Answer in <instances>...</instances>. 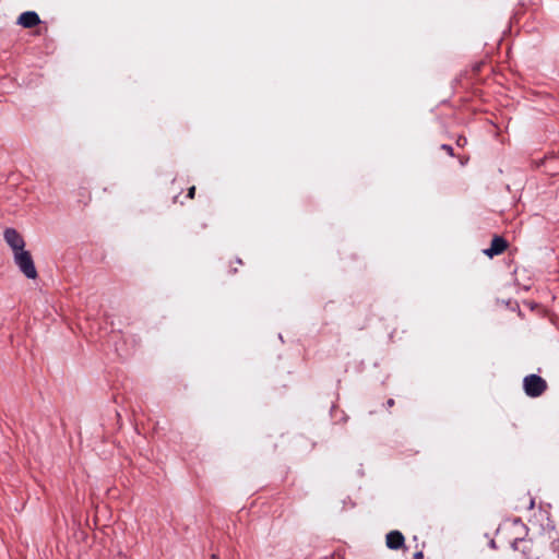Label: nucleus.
<instances>
[{
    "instance_id": "20e7f679",
    "label": "nucleus",
    "mask_w": 559,
    "mask_h": 559,
    "mask_svg": "<svg viewBox=\"0 0 559 559\" xmlns=\"http://www.w3.org/2000/svg\"><path fill=\"white\" fill-rule=\"evenodd\" d=\"M39 23L40 19L38 14L34 11L23 12L17 19V24L25 28H32L38 25Z\"/></svg>"
},
{
    "instance_id": "9d476101",
    "label": "nucleus",
    "mask_w": 559,
    "mask_h": 559,
    "mask_svg": "<svg viewBox=\"0 0 559 559\" xmlns=\"http://www.w3.org/2000/svg\"><path fill=\"white\" fill-rule=\"evenodd\" d=\"M424 558V554L423 551H417L415 555H414V559H423Z\"/></svg>"
},
{
    "instance_id": "4468645a",
    "label": "nucleus",
    "mask_w": 559,
    "mask_h": 559,
    "mask_svg": "<svg viewBox=\"0 0 559 559\" xmlns=\"http://www.w3.org/2000/svg\"><path fill=\"white\" fill-rule=\"evenodd\" d=\"M211 559H219L216 555H212Z\"/></svg>"
},
{
    "instance_id": "f8f14e48",
    "label": "nucleus",
    "mask_w": 559,
    "mask_h": 559,
    "mask_svg": "<svg viewBox=\"0 0 559 559\" xmlns=\"http://www.w3.org/2000/svg\"><path fill=\"white\" fill-rule=\"evenodd\" d=\"M534 508V500L531 499L530 501V509H533Z\"/></svg>"
},
{
    "instance_id": "7ed1b4c3",
    "label": "nucleus",
    "mask_w": 559,
    "mask_h": 559,
    "mask_svg": "<svg viewBox=\"0 0 559 559\" xmlns=\"http://www.w3.org/2000/svg\"><path fill=\"white\" fill-rule=\"evenodd\" d=\"M405 538L400 531H391L385 536L386 547L392 550H399L404 546Z\"/></svg>"
},
{
    "instance_id": "9b49d317",
    "label": "nucleus",
    "mask_w": 559,
    "mask_h": 559,
    "mask_svg": "<svg viewBox=\"0 0 559 559\" xmlns=\"http://www.w3.org/2000/svg\"><path fill=\"white\" fill-rule=\"evenodd\" d=\"M463 143H466V139H465V138H460V139L457 140V144H459V145H463Z\"/></svg>"
},
{
    "instance_id": "6e6552de",
    "label": "nucleus",
    "mask_w": 559,
    "mask_h": 559,
    "mask_svg": "<svg viewBox=\"0 0 559 559\" xmlns=\"http://www.w3.org/2000/svg\"><path fill=\"white\" fill-rule=\"evenodd\" d=\"M441 148L447 151L450 155H453V148L450 145L443 144Z\"/></svg>"
},
{
    "instance_id": "0eeeda50",
    "label": "nucleus",
    "mask_w": 559,
    "mask_h": 559,
    "mask_svg": "<svg viewBox=\"0 0 559 559\" xmlns=\"http://www.w3.org/2000/svg\"><path fill=\"white\" fill-rule=\"evenodd\" d=\"M523 384H546V381L537 374H528L523 379Z\"/></svg>"
},
{
    "instance_id": "ddd939ff",
    "label": "nucleus",
    "mask_w": 559,
    "mask_h": 559,
    "mask_svg": "<svg viewBox=\"0 0 559 559\" xmlns=\"http://www.w3.org/2000/svg\"><path fill=\"white\" fill-rule=\"evenodd\" d=\"M388 404H389V406H392L394 404V401L393 400H389Z\"/></svg>"
},
{
    "instance_id": "423d86ee",
    "label": "nucleus",
    "mask_w": 559,
    "mask_h": 559,
    "mask_svg": "<svg viewBox=\"0 0 559 559\" xmlns=\"http://www.w3.org/2000/svg\"><path fill=\"white\" fill-rule=\"evenodd\" d=\"M547 386H524L525 393L531 397L540 396Z\"/></svg>"
},
{
    "instance_id": "1a4fd4ad",
    "label": "nucleus",
    "mask_w": 559,
    "mask_h": 559,
    "mask_svg": "<svg viewBox=\"0 0 559 559\" xmlns=\"http://www.w3.org/2000/svg\"><path fill=\"white\" fill-rule=\"evenodd\" d=\"M194 192H195V188H194V187H191V188L189 189V191H188V197L192 199V198L194 197Z\"/></svg>"
},
{
    "instance_id": "f03ea898",
    "label": "nucleus",
    "mask_w": 559,
    "mask_h": 559,
    "mask_svg": "<svg viewBox=\"0 0 559 559\" xmlns=\"http://www.w3.org/2000/svg\"><path fill=\"white\" fill-rule=\"evenodd\" d=\"M4 240L14 253L24 250V239L14 228H7L4 230Z\"/></svg>"
},
{
    "instance_id": "39448f33",
    "label": "nucleus",
    "mask_w": 559,
    "mask_h": 559,
    "mask_svg": "<svg viewBox=\"0 0 559 559\" xmlns=\"http://www.w3.org/2000/svg\"><path fill=\"white\" fill-rule=\"evenodd\" d=\"M507 248V241L502 237H495L491 240V245L484 252L486 255L492 258L493 255H498L502 253Z\"/></svg>"
},
{
    "instance_id": "f257e3e1",
    "label": "nucleus",
    "mask_w": 559,
    "mask_h": 559,
    "mask_svg": "<svg viewBox=\"0 0 559 559\" xmlns=\"http://www.w3.org/2000/svg\"><path fill=\"white\" fill-rule=\"evenodd\" d=\"M14 262L19 266L20 271L31 280L37 277V271L31 253L26 250L15 252Z\"/></svg>"
}]
</instances>
